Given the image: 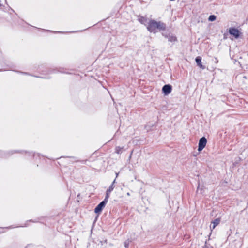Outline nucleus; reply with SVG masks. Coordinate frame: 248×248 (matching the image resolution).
<instances>
[{"instance_id":"nucleus-1","label":"nucleus","mask_w":248,"mask_h":248,"mask_svg":"<svg viewBox=\"0 0 248 248\" xmlns=\"http://www.w3.org/2000/svg\"><path fill=\"white\" fill-rule=\"evenodd\" d=\"M147 26L148 30L154 33L158 31L164 30L165 29V25L164 23L154 20H150Z\"/></svg>"},{"instance_id":"nucleus-2","label":"nucleus","mask_w":248,"mask_h":248,"mask_svg":"<svg viewBox=\"0 0 248 248\" xmlns=\"http://www.w3.org/2000/svg\"><path fill=\"white\" fill-rule=\"evenodd\" d=\"M108 200L105 198L104 201L101 202L95 208L94 212L96 214H99L103 209V208L105 206L106 203H107Z\"/></svg>"},{"instance_id":"nucleus-3","label":"nucleus","mask_w":248,"mask_h":248,"mask_svg":"<svg viewBox=\"0 0 248 248\" xmlns=\"http://www.w3.org/2000/svg\"><path fill=\"white\" fill-rule=\"evenodd\" d=\"M207 144V140L206 139L203 137L201 138L199 141L198 144V150L199 152L202 151L206 146Z\"/></svg>"},{"instance_id":"nucleus-4","label":"nucleus","mask_w":248,"mask_h":248,"mask_svg":"<svg viewBox=\"0 0 248 248\" xmlns=\"http://www.w3.org/2000/svg\"><path fill=\"white\" fill-rule=\"evenodd\" d=\"M172 91V87L169 84L164 85L162 88V92L165 95H168Z\"/></svg>"},{"instance_id":"nucleus-5","label":"nucleus","mask_w":248,"mask_h":248,"mask_svg":"<svg viewBox=\"0 0 248 248\" xmlns=\"http://www.w3.org/2000/svg\"><path fill=\"white\" fill-rule=\"evenodd\" d=\"M229 32L230 34L233 35L235 38H238L239 36L240 32L235 28H230Z\"/></svg>"},{"instance_id":"nucleus-6","label":"nucleus","mask_w":248,"mask_h":248,"mask_svg":"<svg viewBox=\"0 0 248 248\" xmlns=\"http://www.w3.org/2000/svg\"><path fill=\"white\" fill-rule=\"evenodd\" d=\"M115 186L113 184H111L108 187V188L107 190L106 193L105 199L108 200L109 198L110 194L111 191L114 189Z\"/></svg>"},{"instance_id":"nucleus-7","label":"nucleus","mask_w":248,"mask_h":248,"mask_svg":"<svg viewBox=\"0 0 248 248\" xmlns=\"http://www.w3.org/2000/svg\"><path fill=\"white\" fill-rule=\"evenodd\" d=\"M195 61L197 63V64L200 68H201L202 69H204V67L202 65V58L201 57H200V56L197 57L196 58Z\"/></svg>"},{"instance_id":"nucleus-8","label":"nucleus","mask_w":248,"mask_h":248,"mask_svg":"<svg viewBox=\"0 0 248 248\" xmlns=\"http://www.w3.org/2000/svg\"><path fill=\"white\" fill-rule=\"evenodd\" d=\"M220 219L219 218H217L213 220L211 224L212 225V226H210V228L211 229V230L214 229L220 222Z\"/></svg>"},{"instance_id":"nucleus-9","label":"nucleus","mask_w":248,"mask_h":248,"mask_svg":"<svg viewBox=\"0 0 248 248\" xmlns=\"http://www.w3.org/2000/svg\"><path fill=\"white\" fill-rule=\"evenodd\" d=\"M138 20L139 22H140L141 24H144L145 25H146V23H147V20L146 18H145L144 17L142 16H140L138 17Z\"/></svg>"},{"instance_id":"nucleus-10","label":"nucleus","mask_w":248,"mask_h":248,"mask_svg":"<svg viewBox=\"0 0 248 248\" xmlns=\"http://www.w3.org/2000/svg\"><path fill=\"white\" fill-rule=\"evenodd\" d=\"M197 192H200V193L201 194H203V188H202V187H201L200 185H198V187H197Z\"/></svg>"},{"instance_id":"nucleus-11","label":"nucleus","mask_w":248,"mask_h":248,"mask_svg":"<svg viewBox=\"0 0 248 248\" xmlns=\"http://www.w3.org/2000/svg\"><path fill=\"white\" fill-rule=\"evenodd\" d=\"M122 148H121L120 147H117L116 148L115 151L117 153L120 154L122 153Z\"/></svg>"},{"instance_id":"nucleus-12","label":"nucleus","mask_w":248,"mask_h":248,"mask_svg":"<svg viewBox=\"0 0 248 248\" xmlns=\"http://www.w3.org/2000/svg\"><path fill=\"white\" fill-rule=\"evenodd\" d=\"M216 19V16L214 15H211L209 17V20L210 21H213L215 20Z\"/></svg>"},{"instance_id":"nucleus-13","label":"nucleus","mask_w":248,"mask_h":248,"mask_svg":"<svg viewBox=\"0 0 248 248\" xmlns=\"http://www.w3.org/2000/svg\"><path fill=\"white\" fill-rule=\"evenodd\" d=\"M176 38L175 37H171V38L170 39V41H176Z\"/></svg>"},{"instance_id":"nucleus-14","label":"nucleus","mask_w":248,"mask_h":248,"mask_svg":"<svg viewBox=\"0 0 248 248\" xmlns=\"http://www.w3.org/2000/svg\"><path fill=\"white\" fill-rule=\"evenodd\" d=\"M115 181H116V179H114V180L113 181V182H112V183L111 184H113V185H114Z\"/></svg>"},{"instance_id":"nucleus-15","label":"nucleus","mask_w":248,"mask_h":248,"mask_svg":"<svg viewBox=\"0 0 248 248\" xmlns=\"http://www.w3.org/2000/svg\"><path fill=\"white\" fill-rule=\"evenodd\" d=\"M127 196H130V193H129V192H128V193H127Z\"/></svg>"},{"instance_id":"nucleus-16","label":"nucleus","mask_w":248,"mask_h":248,"mask_svg":"<svg viewBox=\"0 0 248 248\" xmlns=\"http://www.w3.org/2000/svg\"><path fill=\"white\" fill-rule=\"evenodd\" d=\"M118 175V174L116 173V177H117Z\"/></svg>"}]
</instances>
